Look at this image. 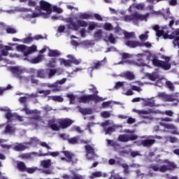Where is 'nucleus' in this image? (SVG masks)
I'll use <instances>...</instances> for the list:
<instances>
[{
	"label": "nucleus",
	"mask_w": 179,
	"mask_h": 179,
	"mask_svg": "<svg viewBox=\"0 0 179 179\" xmlns=\"http://www.w3.org/2000/svg\"><path fill=\"white\" fill-rule=\"evenodd\" d=\"M39 5L40 6L35 8L36 13L30 15L27 12H25L22 14V17L27 20H30V19H34V17H37L38 16H42V17L47 19L51 13H52L51 4L44 0H41L39 1Z\"/></svg>",
	"instance_id": "f257e3e1"
},
{
	"label": "nucleus",
	"mask_w": 179,
	"mask_h": 179,
	"mask_svg": "<svg viewBox=\"0 0 179 179\" xmlns=\"http://www.w3.org/2000/svg\"><path fill=\"white\" fill-rule=\"evenodd\" d=\"M138 58H147L148 61H151L154 66H158L159 68H162L165 71H169L171 68V65L169 62L170 61V57H166L164 55L162 56V59H164L165 62L159 60L156 55L150 52H145L144 53L137 55Z\"/></svg>",
	"instance_id": "f03ea898"
},
{
	"label": "nucleus",
	"mask_w": 179,
	"mask_h": 179,
	"mask_svg": "<svg viewBox=\"0 0 179 179\" xmlns=\"http://www.w3.org/2000/svg\"><path fill=\"white\" fill-rule=\"evenodd\" d=\"M152 30L156 31L157 37H163L165 40L169 38L173 41V45L175 48H179V29L171 32L170 30H167V27L160 28L159 25H154L152 27Z\"/></svg>",
	"instance_id": "7ed1b4c3"
},
{
	"label": "nucleus",
	"mask_w": 179,
	"mask_h": 179,
	"mask_svg": "<svg viewBox=\"0 0 179 179\" xmlns=\"http://www.w3.org/2000/svg\"><path fill=\"white\" fill-rule=\"evenodd\" d=\"M150 15H155V16H157L158 15H162V12L152 11L151 13H147L145 15L134 13L131 15H125L123 17V20L124 22H132L134 24H139V22H148V19Z\"/></svg>",
	"instance_id": "20e7f679"
},
{
	"label": "nucleus",
	"mask_w": 179,
	"mask_h": 179,
	"mask_svg": "<svg viewBox=\"0 0 179 179\" xmlns=\"http://www.w3.org/2000/svg\"><path fill=\"white\" fill-rule=\"evenodd\" d=\"M176 169V165L173 162H170L168 160H160L158 164H152L149 168L148 176L152 177L153 173H151L152 170L153 171H160L161 173H164L167 170H173Z\"/></svg>",
	"instance_id": "39448f33"
},
{
	"label": "nucleus",
	"mask_w": 179,
	"mask_h": 179,
	"mask_svg": "<svg viewBox=\"0 0 179 179\" xmlns=\"http://www.w3.org/2000/svg\"><path fill=\"white\" fill-rule=\"evenodd\" d=\"M73 124V120L66 118V119H55L53 118L48 121V125L53 131H58L59 128L65 129L68 127H71Z\"/></svg>",
	"instance_id": "423d86ee"
},
{
	"label": "nucleus",
	"mask_w": 179,
	"mask_h": 179,
	"mask_svg": "<svg viewBox=\"0 0 179 179\" xmlns=\"http://www.w3.org/2000/svg\"><path fill=\"white\" fill-rule=\"evenodd\" d=\"M29 145H40L43 148H46V149H51L50 145L47 144L45 142H40L37 138H31V142L29 143H17L14 147V150L17 152H22V150H24V149H27L29 148Z\"/></svg>",
	"instance_id": "0eeeda50"
},
{
	"label": "nucleus",
	"mask_w": 179,
	"mask_h": 179,
	"mask_svg": "<svg viewBox=\"0 0 179 179\" xmlns=\"http://www.w3.org/2000/svg\"><path fill=\"white\" fill-rule=\"evenodd\" d=\"M133 111H136V113H138V114L141 115V117L143 118H149V114H162V115H168L169 117H172V115L174 114L173 111L171 110H166L165 112H161L155 109H150L148 110H133Z\"/></svg>",
	"instance_id": "6e6552de"
},
{
	"label": "nucleus",
	"mask_w": 179,
	"mask_h": 179,
	"mask_svg": "<svg viewBox=\"0 0 179 179\" xmlns=\"http://www.w3.org/2000/svg\"><path fill=\"white\" fill-rule=\"evenodd\" d=\"M66 20V22L69 23V24L66 25V27L70 30H75L77 31L80 27H86V26H87V22L86 21L77 20V22H74V18L73 17H69Z\"/></svg>",
	"instance_id": "1a4fd4ad"
},
{
	"label": "nucleus",
	"mask_w": 179,
	"mask_h": 179,
	"mask_svg": "<svg viewBox=\"0 0 179 179\" xmlns=\"http://www.w3.org/2000/svg\"><path fill=\"white\" fill-rule=\"evenodd\" d=\"M21 111H24L27 115H33L34 117L27 118L28 121H30L31 124H40L41 122V120L40 119V117H38L40 111L31 110L27 107L22 109Z\"/></svg>",
	"instance_id": "9d476101"
},
{
	"label": "nucleus",
	"mask_w": 179,
	"mask_h": 179,
	"mask_svg": "<svg viewBox=\"0 0 179 179\" xmlns=\"http://www.w3.org/2000/svg\"><path fill=\"white\" fill-rule=\"evenodd\" d=\"M106 99L99 96L97 94L85 95L78 98V103H90V101H94V103H99V101H103Z\"/></svg>",
	"instance_id": "9b49d317"
},
{
	"label": "nucleus",
	"mask_w": 179,
	"mask_h": 179,
	"mask_svg": "<svg viewBox=\"0 0 179 179\" xmlns=\"http://www.w3.org/2000/svg\"><path fill=\"white\" fill-rule=\"evenodd\" d=\"M0 111L7 112L6 114V118L8 120V122H10V121H13L15 120L20 121V122H22V121L24 120L23 117L19 116L16 113H10V109H9L8 107L0 108Z\"/></svg>",
	"instance_id": "f8f14e48"
},
{
	"label": "nucleus",
	"mask_w": 179,
	"mask_h": 179,
	"mask_svg": "<svg viewBox=\"0 0 179 179\" xmlns=\"http://www.w3.org/2000/svg\"><path fill=\"white\" fill-rule=\"evenodd\" d=\"M124 132L129 134H122L118 137L120 142H129V141H135L138 139V136L134 134V131L131 130H125Z\"/></svg>",
	"instance_id": "ddd939ff"
},
{
	"label": "nucleus",
	"mask_w": 179,
	"mask_h": 179,
	"mask_svg": "<svg viewBox=\"0 0 179 179\" xmlns=\"http://www.w3.org/2000/svg\"><path fill=\"white\" fill-rule=\"evenodd\" d=\"M111 125H113V122L110 120H107L101 124V127H103L106 135H110L113 134V132H115V131H117L118 127L115 125L111 127Z\"/></svg>",
	"instance_id": "4468645a"
},
{
	"label": "nucleus",
	"mask_w": 179,
	"mask_h": 179,
	"mask_svg": "<svg viewBox=\"0 0 179 179\" xmlns=\"http://www.w3.org/2000/svg\"><path fill=\"white\" fill-rule=\"evenodd\" d=\"M157 97H159L160 99H162L164 101H176V103H178V97L179 94L176 93L172 95H167L164 92H159Z\"/></svg>",
	"instance_id": "2eb2a0df"
},
{
	"label": "nucleus",
	"mask_w": 179,
	"mask_h": 179,
	"mask_svg": "<svg viewBox=\"0 0 179 179\" xmlns=\"http://www.w3.org/2000/svg\"><path fill=\"white\" fill-rule=\"evenodd\" d=\"M171 121H173V119L170 117L162 118L159 124L162 127H164L166 129H171V132H173V131H176V129H177V127L173 124H166V122H171Z\"/></svg>",
	"instance_id": "dca6fc26"
},
{
	"label": "nucleus",
	"mask_w": 179,
	"mask_h": 179,
	"mask_svg": "<svg viewBox=\"0 0 179 179\" xmlns=\"http://www.w3.org/2000/svg\"><path fill=\"white\" fill-rule=\"evenodd\" d=\"M13 45H16V44L9 43V46H3L2 45H0V57H6V55H8V52L12 51V50H13V48H12ZM0 61H2V59H1V57Z\"/></svg>",
	"instance_id": "f3484780"
},
{
	"label": "nucleus",
	"mask_w": 179,
	"mask_h": 179,
	"mask_svg": "<svg viewBox=\"0 0 179 179\" xmlns=\"http://www.w3.org/2000/svg\"><path fill=\"white\" fill-rule=\"evenodd\" d=\"M85 150L87 152V157L89 160L96 159L97 156L94 154V149L90 145H85Z\"/></svg>",
	"instance_id": "a211bd4d"
},
{
	"label": "nucleus",
	"mask_w": 179,
	"mask_h": 179,
	"mask_svg": "<svg viewBox=\"0 0 179 179\" xmlns=\"http://www.w3.org/2000/svg\"><path fill=\"white\" fill-rule=\"evenodd\" d=\"M63 153L64 156H66V158L62 157L61 160H66V162H72L73 163H75V160H76V157H75V155H73V154L68 151H65Z\"/></svg>",
	"instance_id": "6ab92c4d"
},
{
	"label": "nucleus",
	"mask_w": 179,
	"mask_h": 179,
	"mask_svg": "<svg viewBox=\"0 0 179 179\" xmlns=\"http://www.w3.org/2000/svg\"><path fill=\"white\" fill-rule=\"evenodd\" d=\"M63 71L62 69H50L46 70L47 75L49 78V79H51L52 76H54L56 73L58 75H61Z\"/></svg>",
	"instance_id": "aec40b11"
},
{
	"label": "nucleus",
	"mask_w": 179,
	"mask_h": 179,
	"mask_svg": "<svg viewBox=\"0 0 179 179\" xmlns=\"http://www.w3.org/2000/svg\"><path fill=\"white\" fill-rule=\"evenodd\" d=\"M117 33H122L124 35V38L127 40H131V38H135L136 36H135V32H127L125 31L121 30V29L118 28L117 29Z\"/></svg>",
	"instance_id": "412c9836"
},
{
	"label": "nucleus",
	"mask_w": 179,
	"mask_h": 179,
	"mask_svg": "<svg viewBox=\"0 0 179 179\" xmlns=\"http://www.w3.org/2000/svg\"><path fill=\"white\" fill-rule=\"evenodd\" d=\"M143 8H145V6L143 4H132L129 6L128 8V12L129 13H132L135 10V9H137V10H143Z\"/></svg>",
	"instance_id": "4be33fe9"
},
{
	"label": "nucleus",
	"mask_w": 179,
	"mask_h": 179,
	"mask_svg": "<svg viewBox=\"0 0 179 179\" xmlns=\"http://www.w3.org/2000/svg\"><path fill=\"white\" fill-rule=\"evenodd\" d=\"M41 38H43V36L41 35H36L34 38H31L30 36L22 39L21 41L24 43V44H29V43H31L33 40H40Z\"/></svg>",
	"instance_id": "5701e85b"
},
{
	"label": "nucleus",
	"mask_w": 179,
	"mask_h": 179,
	"mask_svg": "<svg viewBox=\"0 0 179 179\" xmlns=\"http://www.w3.org/2000/svg\"><path fill=\"white\" fill-rule=\"evenodd\" d=\"M125 44L126 45H127V47H130V48H135L136 47H141V45H142L141 44V42L135 41H127Z\"/></svg>",
	"instance_id": "b1692460"
},
{
	"label": "nucleus",
	"mask_w": 179,
	"mask_h": 179,
	"mask_svg": "<svg viewBox=\"0 0 179 179\" xmlns=\"http://www.w3.org/2000/svg\"><path fill=\"white\" fill-rule=\"evenodd\" d=\"M68 142L71 145H76L78 143H87V142H85V141H81L79 137H73L71 138H69L68 140Z\"/></svg>",
	"instance_id": "393cba45"
},
{
	"label": "nucleus",
	"mask_w": 179,
	"mask_h": 179,
	"mask_svg": "<svg viewBox=\"0 0 179 179\" xmlns=\"http://www.w3.org/2000/svg\"><path fill=\"white\" fill-rule=\"evenodd\" d=\"M99 177H107V173L101 171L93 172L90 176V179L99 178Z\"/></svg>",
	"instance_id": "a878e982"
},
{
	"label": "nucleus",
	"mask_w": 179,
	"mask_h": 179,
	"mask_svg": "<svg viewBox=\"0 0 179 179\" xmlns=\"http://www.w3.org/2000/svg\"><path fill=\"white\" fill-rule=\"evenodd\" d=\"M16 131V129L12 126L10 124H7L5 130H4V134H9L11 135V134H15V131Z\"/></svg>",
	"instance_id": "bb28decb"
},
{
	"label": "nucleus",
	"mask_w": 179,
	"mask_h": 179,
	"mask_svg": "<svg viewBox=\"0 0 179 179\" xmlns=\"http://www.w3.org/2000/svg\"><path fill=\"white\" fill-rule=\"evenodd\" d=\"M120 76L122 78H126V79H129V80H132L135 78V76L134 75V73L129 71L122 73L120 74Z\"/></svg>",
	"instance_id": "cd10ccee"
},
{
	"label": "nucleus",
	"mask_w": 179,
	"mask_h": 179,
	"mask_svg": "<svg viewBox=\"0 0 179 179\" xmlns=\"http://www.w3.org/2000/svg\"><path fill=\"white\" fill-rule=\"evenodd\" d=\"M78 19H93V16L90 14H87V13H80L78 14V17H76V20H78Z\"/></svg>",
	"instance_id": "c85d7f7f"
},
{
	"label": "nucleus",
	"mask_w": 179,
	"mask_h": 179,
	"mask_svg": "<svg viewBox=\"0 0 179 179\" xmlns=\"http://www.w3.org/2000/svg\"><path fill=\"white\" fill-rule=\"evenodd\" d=\"M17 51L23 52L25 57H27V48L24 45H19L16 46Z\"/></svg>",
	"instance_id": "c756f323"
},
{
	"label": "nucleus",
	"mask_w": 179,
	"mask_h": 179,
	"mask_svg": "<svg viewBox=\"0 0 179 179\" xmlns=\"http://www.w3.org/2000/svg\"><path fill=\"white\" fill-rule=\"evenodd\" d=\"M43 59H44V55H39L37 57L30 59L29 62H31V64H38L39 62H41Z\"/></svg>",
	"instance_id": "7c9ffc66"
},
{
	"label": "nucleus",
	"mask_w": 179,
	"mask_h": 179,
	"mask_svg": "<svg viewBox=\"0 0 179 179\" xmlns=\"http://www.w3.org/2000/svg\"><path fill=\"white\" fill-rule=\"evenodd\" d=\"M59 61L60 62V65H64V66H66L67 68H69V66H71L72 65V62L71 59L66 60L65 59H59Z\"/></svg>",
	"instance_id": "2f4dec72"
},
{
	"label": "nucleus",
	"mask_w": 179,
	"mask_h": 179,
	"mask_svg": "<svg viewBox=\"0 0 179 179\" xmlns=\"http://www.w3.org/2000/svg\"><path fill=\"white\" fill-rule=\"evenodd\" d=\"M51 164L50 159L43 160L41 162V166L43 169H49V167H51Z\"/></svg>",
	"instance_id": "473e14b6"
},
{
	"label": "nucleus",
	"mask_w": 179,
	"mask_h": 179,
	"mask_svg": "<svg viewBox=\"0 0 179 179\" xmlns=\"http://www.w3.org/2000/svg\"><path fill=\"white\" fill-rule=\"evenodd\" d=\"M143 101H144L145 106H149L150 107H156L159 106L155 104V101L152 100V99H143Z\"/></svg>",
	"instance_id": "72a5a7b5"
},
{
	"label": "nucleus",
	"mask_w": 179,
	"mask_h": 179,
	"mask_svg": "<svg viewBox=\"0 0 179 179\" xmlns=\"http://www.w3.org/2000/svg\"><path fill=\"white\" fill-rule=\"evenodd\" d=\"M10 71L13 73V75H20V73H22L21 68L17 66L10 67Z\"/></svg>",
	"instance_id": "f704fd0d"
},
{
	"label": "nucleus",
	"mask_w": 179,
	"mask_h": 179,
	"mask_svg": "<svg viewBox=\"0 0 179 179\" xmlns=\"http://www.w3.org/2000/svg\"><path fill=\"white\" fill-rule=\"evenodd\" d=\"M66 82V78H63L60 80H57L55 83L54 84H50L48 85V87H57L58 85H64Z\"/></svg>",
	"instance_id": "c9c22d12"
},
{
	"label": "nucleus",
	"mask_w": 179,
	"mask_h": 179,
	"mask_svg": "<svg viewBox=\"0 0 179 179\" xmlns=\"http://www.w3.org/2000/svg\"><path fill=\"white\" fill-rule=\"evenodd\" d=\"M49 100H53V101H58V103H62L64 98L61 96H50L48 97Z\"/></svg>",
	"instance_id": "e433bc0d"
},
{
	"label": "nucleus",
	"mask_w": 179,
	"mask_h": 179,
	"mask_svg": "<svg viewBox=\"0 0 179 179\" xmlns=\"http://www.w3.org/2000/svg\"><path fill=\"white\" fill-rule=\"evenodd\" d=\"M61 52L57 50H49L48 57H59Z\"/></svg>",
	"instance_id": "4c0bfd02"
},
{
	"label": "nucleus",
	"mask_w": 179,
	"mask_h": 179,
	"mask_svg": "<svg viewBox=\"0 0 179 179\" xmlns=\"http://www.w3.org/2000/svg\"><path fill=\"white\" fill-rule=\"evenodd\" d=\"M155 143V140L154 139H148L142 141L141 145L145 146L146 148H149V146H152Z\"/></svg>",
	"instance_id": "58836bf2"
},
{
	"label": "nucleus",
	"mask_w": 179,
	"mask_h": 179,
	"mask_svg": "<svg viewBox=\"0 0 179 179\" xmlns=\"http://www.w3.org/2000/svg\"><path fill=\"white\" fill-rule=\"evenodd\" d=\"M17 167L20 171H26V169H27L26 165L22 162H17Z\"/></svg>",
	"instance_id": "ea45409f"
},
{
	"label": "nucleus",
	"mask_w": 179,
	"mask_h": 179,
	"mask_svg": "<svg viewBox=\"0 0 179 179\" xmlns=\"http://www.w3.org/2000/svg\"><path fill=\"white\" fill-rule=\"evenodd\" d=\"M67 58H70L71 64H75V65H79L82 61L80 59H76L72 55H68Z\"/></svg>",
	"instance_id": "a19ab883"
},
{
	"label": "nucleus",
	"mask_w": 179,
	"mask_h": 179,
	"mask_svg": "<svg viewBox=\"0 0 179 179\" xmlns=\"http://www.w3.org/2000/svg\"><path fill=\"white\" fill-rule=\"evenodd\" d=\"M147 76L148 77V79L150 80H157V79H159V74L157 73H147Z\"/></svg>",
	"instance_id": "79ce46f5"
},
{
	"label": "nucleus",
	"mask_w": 179,
	"mask_h": 179,
	"mask_svg": "<svg viewBox=\"0 0 179 179\" xmlns=\"http://www.w3.org/2000/svg\"><path fill=\"white\" fill-rule=\"evenodd\" d=\"M63 178L65 179H85L84 176H82L80 175L75 174L73 178H71L68 175H64Z\"/></svg>",
	"instance_id": "37998d69"
},
{
	"label": "nucleus",
	"mask_w": 179,
	"mask_h": 179,
	"mask_svg": "<svg viewBox=\"0 0 179 179\" xmlns=\"http://www.w3.org/2000/svg\"><path fill=\"white\" fill-rule=\"evenodd\" d=\"M149 38V31H147L144 34H142L141 35L139 36V39L141 41H146Z\"/></svg>",
	"instance_id": "c03bdc74"
},
{
	"label": "nucleus",
	"mask_w": 179,
	"mask_h": 179,
	"mask_svg": "<svg viewBox=\"0 0 179 179\" xmlns=\"http://www.w3.org/2000/svg\"><path fill=\"white\" fill-rule=\"evenodd\" d=\"M36 51H37V46L36 45H32L29 48H27V55H29V54H31L33 52H36Z\"/></svg>",
	"instance_id": "a18cd8bd"
},
{
	"label": "nucleus",
	"mask_w": 179,
	"mask_h": 179,
	"mask_svg": "<svg viewBox=\"0 0 179 179\" xmlns=\"http://www.w3.org/2000/svg\"><path fill=\"white\" fill-rule=\"evenodd\" d=\"M58 155H59V152H48L46 154L38 155V156H52V157H57Z\"/></svg>",
	"instance_id": "49530a36"
},
{
	"label": "nucleus",
	"mask_w": 179,
	"mask_h": 179,
	"mask_svg": "<svg viewBox=\"0 0 179 179\" xmlns=\"http://www.w3.org/2000/svg\"><path fill=\"white\" fill-rule=\"evenodd\" d=\"M124 86H128V87H129V86H131L130 85L127 84L125 82H117L115 84V89H120V87H124Z\"/></svg>",
	"instance_id": "de8ad7c7"
},
{
	"label": "nucleus",
	"mask_w": 179,
	"mask_h": 179,
	"mask_svg": "<svg viewBox=\"0 0 179 179\" xmlns=\"http://www.w3.org/2000/svg\"><path fill=\"white\" fill-rule=\"evenodd\" d=\"M80 111L84 115H90L92 113V109L89 108H80Z\"/></svg>",
	"instance_id": "09e8293b"
},
{
	"label": "nucleus",
	"mask_w": 179,
	"mask_h": 179,
	"mask_svg": "<svg viewBox=\"0 0 179 179\" xmlns=\"http://www.w3.org/2000/svg\"><path fill=\"white\" fill-rule=\"evenodd\" d=\"M111 115L112 114L110 111H103L101 113V117H102V118H110Z\"/></svg>",
	"instance_id": "8fccbe9b"
},
{
	"label": "nucleus",
	"mask_w": 179,
	"mask_h": 179,
	"mask_svg": "<svg viewBox=\"0 0 179 179\" xmlns=\"http://www.w3.org/2000/svg\"><path fill=\"white\" fill-rule=\"evenodd\" d=\"M47 76V70H39L38 71V78H45Z\"/></svg>",
	"instance_id": "3c124183"
},
{
	"label": "nucleus",
	"mask_w": 179,
	"mask_h": 179,
	"mask_svg": "<svg viewBox=\"0 0 179 179\" xmlns=\"http://www.w3.org/2000/svg\"><path fill=\"white\" fill-rule=\"evenodd\" d=\"M104 40H105V41H109L112 44H114V43H115V38H114V36H113V34L109 35V36L105 38Z\"/></svg>",
	"instance_id": "603ef678"
},
{
	"label": "nucleus",
	"mask_w": 179,
	"mask_h": 179,
	"mask_svg": "<svg viewBox=\"0 0 179 179\" xmlns=\"http://www.w3.org/2000/svg\"><path fill=\"white\" fill-rule=\"evenodd\" d=\"M55 64H57V59H52L47 64L49 68H55Z\"/></svg>",
	"instance_id": "864d4df0"
},
{
	"label": "nucleus",
	"mask_w": 179,
	"mask_h": 179,
	"mask_svg": "<svg viewBox=\"0 0 179 179\" xmlns=\"http://www.w3.org/2000/svg\"><path fill=\"white\" fill-rule=\"evenodd\" d=\"M96 27H97V24L95 22H90L88 24V30L90 31H92V30H94V29H96Z\"/></svg>",
	"instance_id": "5fc2aeb1"
},
{
	"label": "nucleus",
	"mask_w": 179,
	"mask_h": 179,
	"mask_svg": "<svg viewBox=\"0 0 179 179\" xmlns=\"http://www.w3.org/2000/svg\"><path fill=\"white\" fill-rule=\"evenodd\" d=\"M66 97L69 99L71 104H73V103H75V99H76V97L73 94H68Z\"/></svg>",
	"instance_id": "6e6d98bb"
},
{
	"label": "nucleus",
	"mask_w": 179,
	"mask_h": 179,
	"mask_svg": "<svg viewBox=\"0 0 179 179\" xmlns=\"http://www.w3.org/2000/svg\"><path fill=\"white\" fill-rule=\"evenodd\" d=\"M166 141H169L171 143H177L179 142L178 138L176 137H167Z\"/></svg>",
	"instance_id": "4d7b16f0"
},
{
	"label": "nucleus",
	"mask_w": 179,
	"mask_h": 179,
	"mask_svg": "<svg viewBox=\"0 0 179 179\" xmlns=\"http://www.w3.org/2000/svg\"><path fill=\"white\" fill-rule=\"evenodd\" d=\"M164 17L166 20H169V26H173V24H174V18H173V17H170L169 16L168 17H166V14L164 15Z\"/></svg>",
	"instance_id": "13d9d810"
},
{
	"label": "nucleus",
	"mask_w": 179,
	"mask_h": 179,
	"mask_svg": "<svg viewBox=\"0 0 179 179\" xmlns=\"http://www.w3.org/2000/svg\"><path fill=\"white\" fill-rule=\"evenodd\" d=\"M136 65H137V66H149L147 63L142 62V59H138L136 62Z\"/></svg>",
	"instance_id": "bf43d9fd"
},
{
	"label": "nucleus",
	"mask_w": 179,
	"mask_h": 179,
	"mask_svg": "<svg viewBox=\"0 0 179 179\" xmlns=\"http://www.w3.org/2000/svg\"><path fill=\"white\" fill-rule=\"evenodd\" d=\"M166 83V79H159L156 83V86H158L159 87H162L163 85Z\"/></svg>",
	"instance_id": "052dcab7"
},
{
	"label": "nucleus",
	"mask_w": 179,
	"mask_h": 179,
	"mask_svg": "<svg viewBox=\"0 0 179 179\" xmlns=\"http://www.w3.org/2000/svg\"><path fill=\"white\" fill-rule=\"evenodd\" d=\"M115 102H113L112 101H106V102H103L102 103V107L103 108H106V107H110V106H111V104L114 103Z\"/></svg>",
	"instance_id": "680f3d73"
},
{
	"label": "nucleus",
	"mask_w": 179,
	"mask_h": 179,
	"mask_svg": "<svg viewBox=\"0 0 179 179\" xmlns=\"http://www.w3.org/2000/svg\"><path fill=\"white\" fill-rule=\"evenodd\" d=\"M103 29L107 31L113 30V25H111L110 23H106L103 25Z\"/></svg>",
	"instance_id": "e2e57ef3"
},
{
	"label": "nucleus",
	"mask_w": 179,
	"mask_h": 179,
	"mask_svg": "<svg viewBox=\"0 0 179 179\" xmlns=\"http://www.w3.org/2000/svg\"><path fill=\"white\" fill-rule=\"evenodd\" d=\"M101 30H98L94 34V38H96V40H99V38H101Z\"/></svg>",
	"instance_id": "0e129e2a"
},
{
	"label": "nucleus",
	"mask_w": 179,
	"mask_h": 179,
	"mask_svg": "<svg viewBox=\"0 0 179 179\" xmlns=\"http://www.w3.org/2000/svg\"><path fill=\"white\" fill-rule=\"evenodd\" d=\"M36 170H37V167H34V168H27V169L25 170V171H27V173H29V174H33V173H34L36 171Z\"/></svg>",
	"instance_id": "69168bd1"
},
{
	"label": "nucleus",
	"mask_w": 179,
	"mask_h": 179,
	"mask_svg": "<svg viewBox=\"0 0 179 179\" xmlns=\"http://www.w3.org/2000/svg\"><path fill=\"white\" fill-rule=\"evenodd\" d=\"M124 179L122 177H120V176H118V174L114 175V171L111 172V176L109 179Z\"/></svg>",
	"instance_id": "338daca9"
},
{
	"label": "nucleus",
	"mask_w": 179,
	"mask_h": 179,
	"mask_svg": "<svg viewBox=\"0 0 179 179\" xmlns=\"http://www.w3.org/2000/svg\"><path fill=\"white\" fill-rule=\"evenodd\" d=\"M6 32L10 34H15V33H17L16 29L11 28V27H8L6 29Z\"/></svg>",
	"instance_id": "774afa93"
}]
</instances>
